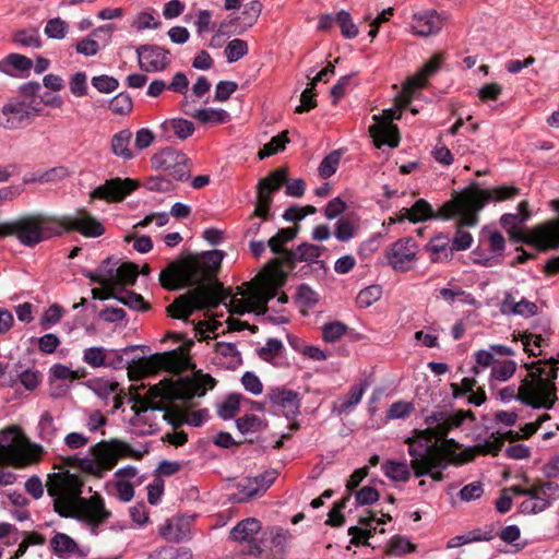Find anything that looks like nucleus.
Instances as JSON below:
<instances>
[{"mask_svg":"<svg viewBox=\"0 0 559 559\" xmlns=\"http://www.w3.org/2000/svg\"><path fill=\"white\" fill-rule=\"evenodd\" d=\"M224 253L219 250L202 254H187L170 262L160 273L159 283L168 290L192 287L177 297L167 307L169 316L187 321L189 316L203 308H214L219 302L227 305L230 296L212 275L218 270Z\"/></svg>","mask_w":559,"mask_h":559,"instance_id":"nucleus-1","label":"nucleus"},{"mask_svg":"<svg viewBox=\"0 0 559 559\" xmlns=\"http://www.w3.org/2000/svg\"><path fill=\"white\" fill-rule=\"evenodd\" d=\"M466 417L474 418V415L471 411L433 412L426 417L428 427L415 430L414 437L405 440L408 444L411 467L416 477L429 475L432 480L441 481L444 477L443 469L450 464L461 465L474 459V450L457 453L460 444L454 439H445Z\"/></svg>","mask_w":559,"mask_h":559,"instance_id":"nucleus-2","label":"nucleus"},{"mask_svg":"<svg viewBox=\"0 0 559 559\" xmlns=\"http://www.w3.org/2000/svg\"><path fill=\"white\" fill-rule=\"evenodd\" d=\"M83 480L69 471L48 475L46 488L52 498L53 510L63 518L83 521L95 528L107 521L110 512L98 492L90 498H82Z\"/></svg>","mask_w":559,"mask_h":559,"instance_id":"nucleus-3","label":"nucleus"},{"mask_svg":"<svg viewBox=\"0 0 559 559\" xmlns=\"http://www.w3.org/2000/svg\"><path fill=\"white\" fill-rule=\"evenodd\" d=\"M441 60L440 55H435L416 74L406 80L401 94L395 98V106L383 110L381 115L373 116L376 123L369 127V133L378 148L383 144L390 147L399 146V129L392 121L401 118V111L411 103L414 90L426 84L427 80L439 69Z\"/></svg>","mask_w":559,"mask_h":559,"instance_id":"nucleus-4","label":"nucleus"},{"mask_svg":"<svg viewBox=\"0 0 559 559\" xmlns=\"http://www.w3.org/2000/svg\"><path fill=\"white\" fill-rule=\"evenodd\" d=\"M558 360L533 362L528 369V377L522 380L521 385H509L500 390L502 401L519 400L533 408L550 409L557 402L556 384Z\"/></svg>","mask_w":559,"mask_h":559,"instance_id":"nucleus-5","label":"nucleus"},{"mask_svg":"<svg viewBox=\"0 0 559 559\" xmlns=\"http://www.w3.org/2000/svg\"><path fill=\"white\" fill-rule=\"evenodd\" d=\"M215 384L214 378L209 373H202L200 370L195 371L192 377L179 378L177 381L164 379L151 386L145 397L140 395L132 397L134 404L131 408L136 416H141L147 409L163 411L165 409L164 405L162 403H153L152 400L159 397L166 402L176 400L189 401L194 396H203Z\"/></svg>","mask_w":559,"mask_h":559,"instance_id":"nucleus-6","label":"nucleus"},{"mask_svg":"<svg viewBox=\"0 0 559 559\" xmlns=\"http://www.w3.org/2000/svg\"><path fill=\"white\" fill-rule=\"evenodd\" d=\"M552 209L559 213V200L551 202ZM519 213L503 214L500 224L515 242H524L536 247L540 251L559 248V218L549 219L526 229L522 225L530 218L528 203L522 201L518 205Z\"/></svg>","mask_w":559,"mask_h":559,"instance_id":"nucleus-7","label":"nucleus"},{"mask_svg":"<svg viewBox=\"0 0 559 559\" xmlns=\"http://www.w3.org/2000/svg\"><path fill=\"white\" fill-rule=\"evenodd\" d=\"M520 193L514 186H500L491 189H473L456 194L452 200L443 204L441 216L451 218L456 213L462 214V222L465 225L475 226L478 222L476 213L488 202H502L513 199Z\"/></svg>","mask_w":559,"mask_h":559,"instance_id":"nucleus-8","label":"nucleus"},{"mask_svg":"<svg viewBox=\"0 0 559 559\" xmlns=\"http://www.w3.org/2000/svg\"><path fill=\"white\" fill-rule=\"evenodd\" d=\"M58 228L57 216L36 213L2 222L0 231L4 237H14L24 247L34 248L49 238L59 236Z\"/></svg>","mask_w":559,"mask_h":559,"instance_id":"nucleus-9","label":"nucleus"},{"mask_svg":"<svg viewBox=\"0 0 559 559\" xmlns=\"http://www.w3.org/2000/svg\"><path fill=\"white\" fill-rule=\"evenodd\" d=\"M90 453L91 457H69L68 463H75L84 473L103 477L104 472L111 469L121 456H130L133 451L127 442L111 439L91 447Z\"/></svg>","mask_w":559,"mask_h":559,"instance_id":"nucleus-10","label":"nucleus"},{"mask_svg":"<svg viewBox=\"0 0 559 559\" xmlns=\"http://www.w3.org/2000/svg\"><path fill=\"white\" fill-rule=\"evenodd\" d=\"M192 341L178 348L164 353H156L147 357L133 360L128 366V374L131 380H138L142 377L154 374L160 370L179 373L188 369L190 358L188 356L189 346Z\"/></svg>","mask_w":559,"mask_h":559,"instance_id":"nucleus-11","label":"nucleus"},{"mask_svg":"<svg viewBox=\"0 0 559 559\" xmlns=\"http://www.w3.org/2000/svg\"><path fill=\"white\" fill-rule=\"evenodd\" d=\"M41 454L43 448L29 443L19 428L0 431V463L22 468L38 462Z\"/></svg>","mask_w":559,"mask_h":559,"instance_id":"nucleus-12","label":"nucleus"},{"mask_svg":"<svg viewBox=\"0 0 559 559\" xmlns=\"http://www.w3.org/2000/svg\"><path fill=\"white\" fill-rule=\"evenodd\" d=\"M245 285L247 286L246 290L242 287H237V293L228 297L229 301L226 306L229 307V311L236 314L250 311H255L258 314L265 313L269 300L276 296V287L272 285L257 287L250 283Z\"/></svg>","mask_w":559,"mask_h":559,"instance_id":"nucleus-13","label":"nucleus"},{"mask_svg":"<svg viewBox=\"0 0 559 559\" xmlns=\"http://www.w3.org/2000/svg\"><path fill=\"white\" fill-rule=\"evenodd\" d=\"M265 535L266 532L261 533V523L253 518L241 521L230 531V538L241 544V552L254 557L260 556L266 547Z\"/></svg>","mask_w":559,"mask_h":559,"instance_id":"nucleus-14","label":"nucleus"},{"mask_svg":"<svg viewBox=\"0 0 559 559\" xmlns=\"http://www.w3.org/2000/svg\"><path fill=\"white\" fill-rule=\"evenodd\" d=\"M37 116L36 109L20 98L7 100L0 108V128L5 131L25 129Z\"/></svg>","mask_w":559,"mask_h":559,"instance_id":"nucleus-15","label":"nucleus"},{"mask_svg":"<svg viewBox=\"0 0 559 559\" xmlns=\"http://www.w3.org/2000/svg\"><path fill=\"white\" fill-rule=\"evenodd\" d=\"M59 236L63 233L78 231L87 238H97L105 233L103 224L84 209L76 210L73 214L57 216Z\"/></svg>","mask_w":559,"mask_h":559,"instance_id":"nucleus-16","label":"nucleus"},{"mask_svg":"<svg viewBox=\"0 0 559 559\" xmlns=\"http://www.w3.org/2000/svg\"><path fill=\"white\" fill-rule=\"evenodd\" d=\"M151 164L154 169L165 170L178 181L187 180L190 177L189 158L179 151L160 150L152 156Z\"/></svg>","mask_w":559,"mask_h":559,"instance_id":"nucleus-17","label":"nucleus"},{"mask_svg":"<svg viewBox=\"0 0 559 559\" xmlns=\"http://www.w3.org/2000/svg\"><path fill=\"white\" fill-rule=\"evenodd\" d=\"M104 266H102L97 274L90 275V278L98 283L105 287H115L122 285H134L136 277L139 275L138 266L133 263L126 262L122 263L117 269L108 267L109 260L105 261Z\"/></svg>","mask_w":559,"mask_h":559,"instance_id":"nucleus-18","label":"nucleus"},{"mask_svg":"<svg viewBox=\"0 0 559 559\" xmlns=\"http://www.w3.org/2000/svg\"><path fill=\"white\" fill-rule=\"evenodd\" d=\"M417 245L412 238H402L388 249L385 257L388 263L397 272L413 269L417 260Z\"/></svg>","mask_w":559,"mask_h":559,"instance_id":"nucleus-19","label":"nucleus"},{"mask_svg":"<svg viewBox=\"0 0 559 559\" xmlns=\"http://www.w3.org/2000/svg\"><path fill=\"white\" fill-rule=\"evenodd\" d=\"M139 183L130 178H112L98 186L90 193V200H105L107 202H119L133 192Z\"/></svg>","mask_w":559,"mask_h":559,"instance_id":"nucleus-20","label":"nucleus"},{"mask_svg":"<svg viewBox=\"0 0 559 559\" xmlns=\"http://www.w3.org/2000/svg\"><path fill=\"white\" fill-rule=\"evenodd\" d=\"M138 61L141 70L145 72H158L169 63V52L162 47L143 45L136 49Z\"/></svg>","mask_w":559,"mask_h":559,"instance_id":"nucleus-21","label":"nucleus"},{"mask_svg":"<svg viewBox=\"0 0 559 559\" xmlns=\"http://www.w3.org/2000/svg\"><path fill=\"white\" fill-rule=\"evenodd\" d=\"M267 397L283 411L286 418H295L300 412V397L295 391L275 388L267 392Z\"/></svg>","mask_w":559,"mask_h":559,"instance_id":"nucleus-22","label":"nucleus"},{"mask_svg":"<svg viewBox=\"0 0 559 559\" xmlns=\"http://www.w3.org/2000/svg\"><path fill=\"white\" fill-rule=\"evenodd\" d=\"M442 24V19L435 10H427L413 15L411 28L415 35L430 36L438 33Z\"/></svg>","mask_w":559,"mask_h":559,"instance_id":"nucleus-23","label":"nucleus"},{"mask_svg":"<svg viewBox=\"0 0 559 559\" xmlns=\"http://www.w3.org/2000/svg\"><path fill=\"white\" fill-rule=\"evenodd\" d=\"M538 307L535 302L524 298L518 300L511 292H506L500 304V311L507 316L533 317L537 313Z\"/></svg>","mask_w":559,"mask_h":559,"instance_id":"nucleus-24","label":"nucleus"},{"mask_svg":"<svg viewBox=\"0 0 559 559\" xmlns=\"http://www.w3.org/2000/svg\"><path fill=\"white\" fill-rule=\"evenodd\" d=\"M391 516L389 514L382 513L380 519H377L379 524H384L388 521H391ZM376 521V515L370 512L368 516H362L359 519V524L361 526H350L348 528V535L352 536L350 543L354 545L365 544L366 540L372 536V532L376 531L374 527H371L372 522Z\"/></svg>","mask_w":559,"mask_h":559,"instance_id":"nucleus-25","label":"nucleus"},{"mask_svg":"<svg viewBox=\"0 0 559 559\" xmlns=\"http://www.w3.org/2000/svg\"><path fill=\"white\" fill-rule=\"evenodd\" d=\"M442 207L443 205L439 209L438 213H435L431 205L426 200L420 199L416 201L411 209H402L401 216L397 221L403 222L404 219H408L412 223H418L433 217L442 218ZM443 219L445 218L443 217Z\"/></svg>","mask_w":559,"mask_h":559,"instance_id":"nucleus-26","label":"nucleus"},{"mask_svg":"<svg viewBox=\"0 0 559 559\" xmlns=\"http://www.w3.org/2000/svg\"><path fill=\"white\" fill-rule=\"evenodd\" d=\"M116 356V361H107L108 350L102 346L87 347L83 352V361L92 368L105 366H119L122 362V355L118 350H109Z\"/></svg>","mask_w":559,"mask_h":559,"instance_id":"nucleus-27","label":"nucleus"},{"mask_svg":"<svg viewBox=\"0 0 559 559\" xmlns=\"http://www.w3.org/2000/svg\"><path fill=\"white\" fill-rule=\"evenodd\" d=\"M215 360L227 369H235L241 364L240 353L233 343L217 342L214 347Z\"/></svg>","mask_w":559,"mask_h":559,"instance_id":"nucleus-28","label":"nucleus"},{"mask_svg":"<svg viewBox=\"0 0 559 559\" xmlns=\"http://www.w3.org/2000/svg\"><path fill=\"white\" fill-rule=\"evenodd\" d=\"M205 415V411L187 413L185 411L170 407L168 409H165L164 418L174 427H178L183 423L197 427L202 424Z\"/></svg>","mask_w":559,"mask_h":559,"instance_id":"nucleus-29","label":"nucleus"},{"mask_svg":"<svg viewBox=\"0 0 559 559\" xmlns=\"http://www.w3.org/2000/svg\"><path fill=\"white\" fill-rule=\"evenodd\" d=\"M426 250L430 252L432 262H447L450 261L453 255L450 239L444 235L433 237L426 246Z\"/></svg>","mask_w":559,"mask_h":559,"instance_id":"nucleus-30","label":"nucleus"},{"mask_svg":"<svg viewBox=\"0 0 559 559\" xmlns=\"http://www.w3.org/2000/svg\"><path fill=\"white\" fill-rule=\"evenodd\" d=\"M321 255V248L312 243H301L295 251H286V262L295 264L296 261L313 262Z\"/></svg>","mask_w":559,"mask_h":559,"instance_id":"nucleus-31","label":"nucleus"},{"mask_svg":"<svg viewBox=\"0 0 559 559\" xmlns=\"http://www.w3.org/2000/svg\"><path fill=\"white\" fill-rule=\"evenodd\" d=\"M183 111L202 123H225L230 119L229 114L224 109L202 108L189 111L185 108Z\"/></svg>","mask_w":559,"mask_h":559,"instance_id":"nucleus-32","label":"nucleus"},{"mask_svg":"<svg viewBox=\"0 0 559 559\" xmlns=\"http://www.w3.org/2000/svg\"><path fill=\"white\" fill-rule=\"evenodd\" d=\"M160 127L164 131L174 133L180 140L188 139L195 130L194 124L191 121L182 118L167 119Z\"/></svg>","mask_w":559,"mask_h":559,"instance_id":"nucleus-33","label":"nucleus"},{"mask_svg":"<svg viewBox=\"0 0 559 559\" xmlns=\"http://www.w3.org/2000/svg\"><path fill=\"white\" fill-rule=\"evenodd\" d=\"M298 227H292V228H282L280 229L275 236L271 237L267 241V246L272 250V252L278 254L283 253V261L286 262V251L284 249V245L288 241H292L298 233Z\"/></svg>","mask_w":559,"mask_h":559,"instance_id":"nucleus-34","label":"nucleus"},{"mask_svg":"<svg viewBox=\"0 0 559 559\" xmlns=\"http://www.w3.org/2000/svg\"><path fill=\"white\" fill-rule=\"evenodd\" d=\"M131 136L132 133L128 129L121 130L112 136L111 150L116 156H119L123 159L133 158L134 154L129 148Z\"/></svg>","mask_w":559,"mask_h":559,"instance_id":"nucleus-35","label":"nucleus"},{"mask_svg":"<svg viewBox=\"0 0 559 559\" xmlns=\"http://www.w3.org/2000/svg\"><path fill=\"white\" fill-rule=\"evenodd\" d=\"M383 473L393 481L406 483L413 471L405 462L388 461L382 465Z\"/></svg>","mask_w":559,"mask_h":559,"instance_id":"nucleus-36","label":"nucleus"},{"mask_svg":"<svg viewBox=\"0 0 559 559\" xmlns=\"http://www.w3.org/2000/svg\"><path fill=\"white\" fill-rule=\"evenodd\" d=\"M365 391V384H357L352 386L348 395L341 400V404L337 407L338 414H347L361 401Z\"/></svg>","mask_w":559,"mask_h":559,"instance_id":"nucleus-37","label":"nucleus"},{"mask_svg":"<svg viewBox=\"0 0 559 559\" xmlns=\"http://www.w3.org/2000/svg\"><path fill=\"white\" fill-rule=\"evenodd\" d=\"M288 132L283 131L282 133L277 134L276 136H273L270 142L264 144L263 148L260 150L258 153V156L260 159H263L265 157H269L271 155L276 154L277 152L285 148L286 144L288 143Z\"/></svg>","mask_w":559,"mask_h":559,"instance_id":"nucleus-38","label":"nucleus"},{"mask_svg":"<svg viewBox=\"0 0 559 559\" xmlns=\"http://www.w3.org/2000/svg\"><path fill=\"white\" fill-rule=\"evenodd\" d=\"M52 550L62 556L64 554L74 552L76 549V543L67 534L57 533L50 540Z\"/></svg>","mask_w":559,"mask_h":559,"instance_id":"nucleus-39","label":"nucleus"},{"mask_svg":"<svg viewBox=\"0 0 559 559\" xmlns=\"http://www.w3.org/2000/svg\"><path fill=\"white\" fill-rule=\"evenodd\" d=\"M262 4L258 0H253L245 4L239 20L242 22V29L251 27L259 19Z\"/></svg>","mask_w":559,"mask_h":559,"instance_id":"nucleus-40","label":"nucleus"},{"mask_svg":"<svg viewBox=\"0 0 559 559\" xmlns=\"http://www.w3.org/2000/svg\"><path fill=\"white\" fill-rule=\"evenodd\" d=\"M416 550V546L411 543L406 537L397 536L391 539L386 554L389 556L401 557L408 552H414Z\"/></svg>","mask_w":559,"mask_h":559,"instance_id":"nucleus-41","label":"nucleus"},{"mask_svg":"<svg viewBox=\"0 0 559 559\" xmlns=\"http://www.w3.org/2000/svg\"><path fill=\"white\" fill-rule=\"evenodd\" d=\"M265 539L264 544L270 540L273 548H275L276 554H283L285 551V547L288 540V533L283 528L272 527L269 531H265Z\"/></svg>","mask_w":559,"mask_h":559,"instance_id":"nucleus-42","label":"nucleus"},{"mask_svg":"<svg viewBox=\"0 0 559 559\" xmlns=\"http://www.w3.org/2000/svg\"><path fill=\"white\" fill-rule=\"evenodd\" d=\"M38 430L41 439L47 442H52L57 438L58 430L55 427L53 418L49 413H44L40 416Z\"/></svg>","mask_w":559,"mask_h":559,"instance_id":"nucleus-43","label":"nucleus"},{"mask_svg":"<svg viewBox=\"0 0 559 559\" xmlns=\"http://www.w3.org/2000/svg\"><path fill=\"white\" fill-rule=\"evenodd\" d=\"M247 52V41L239 38L230 40L225 48L226 59L230 63L241 59Z\"/></svg>","mask_w":559,"mask_h":559,"instance_id":"nucleus-44","label":"nucleus"},{"mask_svg":"<svg viewBox=\"0 0 559 559\" xmlns=\"http://www.w3.org/2000/svg\"><path fill=\"white\" fill-rule=\"evenodd\" d=\"M347 330V325L340 321L330 322L322 326V336L325 342L334 343L338 341Z\"/></svg>","mask_w":559,"mask_h":559,"instance_id":"nucleus-45","label":"nucleus"},{"mask_svg":"<svg viewBox=\"0 0 559 559\" xmlns=\"http://www.w3.org/2000/svg\"><path fill=\"white\" fill-rule=\"evenodd\" d=\"M341 160V153L333 151L326 155L319 166V174L322 178H330L335 174Z\"/></svg>","mask_w":559,"mask_h":559,"instance_id":"nucleus-46","label":"nucleus"},{"mask_svg":"<svg viewBox=\"0 0 559 559\" xmlns=\"http://www.w3.org/2000/svg\"><path fill=\"white\" fill-rule=\"evenodd\" d=\"M382 289L378 285L368 286L360 290L357 296V304L361 308H368L380 299Z\"/></svg>","mask_w":559,"mask_h":559,"instance_id":"nucleus-47","label":"nucleus"},{"mask_svg":"<svg viewBox=\"0 0 559 559\" xmlns=\"http://www.w3.org/2000/svg\"><path fill=\"white\" fill-rule=\"evenodd\" d=\"M455 215H460V223H459V228L453 238L452 249H453V251L454 250L455 251L466 250L471 247L473 237L468 231H465L462 229L463 226H466L462 222V214L456 213Z\"/></svg>","mask_w":559,"mask_h":559,"instance_id":"nucleus-48","label":"nucleus"},{"mask_svg":"<svg viewBox=\"0 0 559 559\" xmlns=\"http://www.w3.org/2000/svg\"><path fill=\"white\" fill-rule=\"evenodd\" d=\"M69 26L67 22L61 20L60 17L51 19L47 22L45 27V34L49 38L53 39H62L68 34Z\"/></svg>","mask_w":559,"mask_h":559,"instance_id":"nucleus-49","label":"nucleus"},{"mask_svg":"<svg viewBox=\"0 0 559 559\" xmlns=\"http://www.w3.org/2000/svg\"><path fill=\"white\" fill-rule=\"evenodd\" d=\"M516 370V364L513 360H503L492 367L491 376L499 381L509 380Z\"/></svg>","mask_w":559,"mask_h":559,"instance_id":"nucleus-50","label":"nucleus"},{"mask_svg":"<svg viewBox=\"0 0 559 559\" xmlns=\"http://www.w3.org/2000/svg\"><path fill=\"white\" fill-rule=\"evenodd\" d=\"M336 23L346 38H354L358 35V28L347 11H341L336 14Z\"/></svg>","mask_w":559,"mask_h":559,"instance_id":"nucleus-51","label":"nucleus"},{"mask_svg":"<svg viewBox=\"0 0 559 559\" xmlns=\"http://www.w3.org/2000/svg\"><path fill=\"white\" fill-rule=\"evenodd\" d=\"M115 299L134 310L146 309L143 297L134 292L126 290L121 292V294L117 293V297Z\"/></svg>","mask_w":559,"mask_h":559,"instance_id":"nucleus-52","label":"nucleus"},{"mask_svg":"<svg viewBox=\"0 0 559 559\" xmlns=\"http://www.w3.org/2000/svg\"><path fill=\"white\" fill-rule=\"evenodd\" d=\"M240 406V396L233 394L229 395L218 409V416L223 419L233 418L238 412Z\"/></svg>","mask_w":559,"mask_h":559,"instance_id":"nucleus-53","label":"nucleus"},{"mask_svg":"<svg viewBox=\"0 0 559 559\" xmlns=\"http://www.w3.org/2000/svg\"><path fill=\"white\" fill-rule=\"evenodd\" d=\"M287 174L285 168H278L272 171L267 177L261 179L259 182H266L265 189L269 192H275L286 181Z\"/></svg>","mask_w":559,"mask_h":559,"instance_id":"nucleus-54","label":"nucleus"},{"mask_svg":"<svg viewBox=\"0 0 559 559\" xmlns=\"http://www.w3.org/2000/svg\"><path fill=\"white\" fill-rule=\"evenodd\" d=\"M109 108L114 114H129L132 110V99L128 94L120 93L111 99Z\"/></svg>","mask_w":559,"mask_h":559,"instance_id":"nucleus-55","label":"nucleus"},{"mask_svg":"<svg viewBox=\"0 0 559 559\" xmlns=\"http://www.w3.org/2000/svg\"><path fill=\"white\" fill-rule=\"evenodd\" d=\"M283 343L275 338H270L266 344L258 349L260 358L265 361L273 360L283 349Z\"/></svg>","mask_w":559,"mask_h":559,"instance_id":"nucleus-56","label":"nucleus"},{"mask_svg":"<svg viewBox=\"0 0 559 559\" xmlns=\"http://www.w3.org/2000/svg\"><path fill=\"white\" fill-rule=\"evenodd\" d=\"M238 488L242 497L239 499L242 500H249L251 498L258 497L263 495L264 492L260 488V485L258 484V480H254L253 478H248L242 483L238 484Z\"/></svg>","mask_w":559,"mask_h":559,"instance_id":"nucleus-57","label":"nucleus"},{"mask_svg":"<svg viewBox=\"0 0 559 559\" xmlns=\"http://www.w3.org/2000/svg\"><path fill=\"white\" fill-rule=\"evenodd\" d=\"M548 509V500L544 498L526 499L520 504L523 514H537Z\"/></svg>","mask_w":559,"mask_h":559,"instance_id":"nucleus-58","label":"nucleus"},{"mask_svg":"<svg viewBox=\"0 0 559 559\" xmlns=\"http://www.w3.org/2000/svg\"><path fill=\"white\" fill-rule=\"evenodd\" d=\"M119 383L106 379H96L93 382L94 392L102 399H107L109 395L116 393Z\"/></svg>","mask_w":559,"mask_h":559,"instance_id":"nucleus-59","label":"nucleus"},{"mask_svg":"<svg viewBox=\"0 0 559 559\" xmlns=\"http://www.w3.org/2000/svg\"><path fill=\"white\" fill-rule=\"evenodd\" d=\"M379 491L371 486H365L355 493V500L359 506L372 504L379 500Z\"/></svg>","mask_w":559,"mask_h":559,"instance_id":"nucleus-60","label":"nucleus"},{"mask_svg":"<svg viewBox=\"0 0 559 559\" xmlns=\"http://www.w3.org/2000/svg\"><path fill=\"white\" fill-rule=\"evenodd\" d=\"M350 499L349 495H346L343 499H341L337 503H335L334 508L329 512V519L326 524L331 526H341L344 524V516L341 513V510L346 507V503Z\"/></svg>","mask_w":559,"mask_h":559,"instance_id":"nucleus-61","label":"nucleus"},{"mask_svg":"<svg viewBox=\"0 0 559 559\" xmlns=\"http://www.w3.org/2000/svg\"><path fill=\"white\" fill-rule=\"evenodd\" d=\"M414 411L413 403L399 401L393 403L389 411L388 417L392 419L405 418Z\"/></svg>","mask_w":559,"mask_h":559,"instance_id":"nucleus-62","label":"nucleus"},{"mask_svg":"<svg viewBox=\"0 0 559 559\" xmlns=\"http://www.w3.org/2000/svg\"><path fill=\"white\" fill-rule=\"evenodd\" d=\"M92 84L102 93H111L119 86L118 81L108 75L94 76L92 79Z\"/></svg>","mask_w":559,"mask_h":559,"instance_id":"nucleus-63","label":"nucleus"},{"mask_svg":"<svg viewBox=\"0 0 559 559\" xmlns=\"http://www.w3.org/2000/svg\"><path fill=\"white\" fill-rule=\"evenodd\" d=\"M542 497L548 500V507L552 501L559 500V484L556 481H539Z\"/></svg>","mask_w":559,"mask_h":559,"instance_id":"nucleus-64","label":"nucleus"}]
</instances>
